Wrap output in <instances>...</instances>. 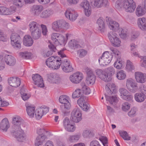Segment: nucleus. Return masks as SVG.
<instances>
[{
	"label": "nucleus",
	"instance_id": "obj_60",
	"mask_svg": "<svg viewBox=\"0 0 146 146\" xmlns=\"http://www.w3.org/2000/svg\"><path fill=\"white\" fill-rule=\"evenodd\" d=\"M137 111V109L135 108H132L129 112L128 113L129 116L132 117L135 115L136 112Z\"/></svg>",
	"mask_w": 146,
	"mask_h": 146
},
{
	"label": "nucleus",
	"instance_id": "obj_53",
	"mask_svg": "<svg viewBox=\"0 0 146 146\" xmlns=\"http://www.w3.org/2000/svg\"><path fill=\"white\" fill-rule=\"evenodd\" d=\"M126 68L128 71H131L134 70L135 67L133 64L129 60H127L126 63Z\"/></svg>",
	"mask_w": 146,
	"mask_h": 146
},
{
	"label": "nucleus",
	"instance_id": "obj_49",
	"mask_svg": "<svg viewBox=\"0 0 146 146\" xmlns=\"http://www.w3.org/2000/svg\"><path fill=\"white\" fill-rule=\"evenodd\" d=\"M19 55L23 58L29 59L32 58V54L30 52L25 51L21 52Z\"/></svg>",
	"mask_w": 146,
	"mask_h": 146
},
{
	"label": "nucleus",
	"instance_id": "obj_31",
	"mask_svg": "<svg viewBox=\"0 0 146 146\" xmlns=\"http://www.w3.org/2000/svg\"><path fill=\"white\" fill-rule=\"evenodd\" d=\"M26 110L28 115L31 117L34 116L35 107L33 105L29 104H26Z\"/></svg>",
	"mask_w": 146,
	"mask_h": 146
},
{
	"label": "nucleus",
	"instance_id": "obj_44",
	"mask_svg": "<svg viewBox=\"0 0 146 146\" xmlns=\"http://www.w3.org/2000/svg\"><path fill=\"white\" fill-rule=\"evenodd\" d=\"M31 33L33 38L35 40H37L39 39L41 35V31L40 29L32 32Z\"/></svg>",
	"mask_w": 146,
	"mask_h": 146
},
{
	"label": "nucleus",
	"instance_id": "obj_38",
	"mask_svg": "<svg viewBox=\"0 0 146 146\" xmlns=\"http://www.w3.org/2000/svg\"><path fill=\"white\" fill-rule=\"evenodd\" d=\"M46 138L45 135H38L36 140L35 144L36 146H39L41 145Z\"/></svg>",
	"mask_w": 146,
	"mask_h": 146
},
{
	"label": "nucleus",
	"instance_id": "obj_35",
	"mask_svg": "<svg viewBox=\"0 0 146 146\" xmlns=\"http://www.w3.org/2000/svg\"><path fill=\"white\" fill-rule=\"evenodd\" d=\"M96 73L101 79L104 81L106 82L107 79L106 78V74L105 73V70L103 71L101 69H98L96 70Z\"/></svg>",
	"mask_w": 146,
	"mask_h": 146
},
{
	"label": "nucleus",
	"instance_id": "obj_43",
	"mask_svg": "<svg viewBox=\"0 0 146 146\" xmlns=\"http://www.w3.org/2000/svg\"><path fill=\"white\" fill-rule=\"evenodd\" d=\"M97 23L98 26V29L101 31H103L105 28V25L103 18H99L97 21Z\"/></svg>",
	"mask_w": 146,
	"mask_h": 146
},
{
	"label": "nucleus",
	"instance_id": "obj_32",
	"mask_svg": "<svg viewBox=\"0 0 146 146\" xmlns=\"http://www.w3.org/2000/svg\"><path fill=\"white\" fill-rule=\"evenodd\" d=\"M80 138L79 135L76 134L72 135H70L68 136L67 140L69 143H75L77 142Z\"/></svg>",
	"mask_w": 146,
	"mask_h": 146
},
{
	"label": "nucleus",
	"instance_id": "obj_64",
	"mask_svg": "<svg viewBox=\"0 0 146 146\" xmlns=\"http://www.w3.org/2000/svg\"><path fill=\"white\" fill-rule=\"evenodd\" d=\"M141 60V66L146 68V56H143Z\"/></svg>",
	"mask_w": 146,
	"mask_h": 146
},
{
	"label": "nucleus",
	"instance_id": "obj_9",
	"mask_svg": "<svg viewBox=\"0 0 146 146\" xmlns=\"http://www.w3.org/2000/svg\"><path fill=\"white\" fill-rule=\"evenodd\" d=\"M137 84L135 80L132 78L127 79L126 82V86L127 89L130 92L135 93L138 90Z\"/></svg>",
	"mask_w": 146,
	"mask_h": 146
},
{
	"label": "nucleus",
	"instance_id": "obj_28",
	"mask_svg": "<svg viewBox=\"0 0 146 146\" xmlns=\"http://www.w3.org/2000/svg\"><path fill=\"white\" fill-rule=\"evenodd\" d=\"M5 60L7 64L11 66L14 65L16 62L15 58L11 55H5Z\"/></svg>",
	"mask_w": 146,
	"mask_h": 146
},
{
	"label": "nucleus",
	"instance_id": "obj_7",
	"mask_svg": "<svg viewBox=\"0 0 146 146\" xmlns=\"http://www.w3.org/2000/svg\"><path fill=\"white\" fill-rule=\"evenodd\" d=\"M11 42L12 45L16 49H20L21 47V39L20 36L17 33H13L11 36Z\"/></svg>",
	"mask_w": 146,
	"mask_h": 146
},
{
	"label": "nucleus",
	"instance_id": "obj_37",
	"mask_svg": "<svg viewBox=\"0 0 146 146\" xmlns=\"http://www.w3.org/2000/svg\"><path fill=\"white\" fill-rule=\"evenodd\" d=\"M68 45L71 48L74 49L80 47L79 42L75 39L71 40L69 42Z\"/></svg>",
	"mask_w": 146,
	"mask_h": 146
},
{
	"label": "nucleus",
	"instance_id": "obj_30",
	"mask_svg": "<svg viewBox=\"0 0 146 146\" xmlns=\"http://www.w3.org/2000/svg\"><path fill=\"white\" fill-rule=\"evenodd\" d=\"M137 23L140 29L143 31H146V18L144 17L139 18Z\"/></svg>",
	"mask_w": 146,
	"mask_h": 146
},
{
	"label": "nucleus",
	"instance_id": "obj_39",
	"mask_svg": "<svg viewBox=\"0 0 146 146\" xmlns=\"http://www.w3.org/2000/svg\"><path fill=\"white\" fill-rule=\"evenodd\" d=\"M39 25L35 21L31 22L29 25L30 31L31 32L39 29Z\"/></svg>",
	"mask_w": 146,
	"mask_h": 146
},
{
	"label": "nucleus",
	"instance_id": "obj_46",
	"mask_svg": "<svg viewBox=\"0 0 146 146\" xmlns=\"http://www.w3.org/2000/svg\"><path fill=\"white\" fill-rule=\"evenodd\" d=\"M126 73L122 70H120L117 73L116 77L119 80H123L126 78Z\"/></svg>",
	"mask_w": 146,
	"mask_h": 146
},
{
	"label": "nucleus",
	"instance_id": "obj_23",
	"mask_svg": "<svg viewBox=\"0 0 146 146\" xmlns=\"http://www.w3.org/2000/svg\"><path fill=\"white\" fill-rule=\"evenodd\" d=\"M146 8L145 5L140 4L138 5L136 9V15L138 17L142 16L146 13Z\"/></svg>",
	"mask_w": 146,
	"mask_h": 146
},
{
	"label": "nucleus",
	"instance_id": "obj_19",
	"mask_svg": "<svg viewBox=\"0 0 146 146\" xmlns=\"http://www.w3.org/2000/svg\"><path fill=\"white\" fill-rule=\"evenodd\" d=\"M48 80L50 82L58 83L60 82L61 79L59 75L55 73H50L48 75Z\"/></svg>",
	"mask_w": 146,
	"mask_h": 146
},
{
	"label": "nucleus",
	"instance_id": "obj_34",
	"mask_svg": "<svg viewBox=\"0 0 146 146\" xmlns=\"http://www.w3.org/2000/svg\"><path fill=\"white\" fill-rule=\"evenodd\" d=\"M12 120V123L14 125L13 127L14 129L23 122V119L19 116H16L13 118Z\"/></svg>",
	"mask_w": 146,
	"mask_h": 146
},
{
	"label": "nucleus",
	"instance_id": "obj_11",
	"mask_svg": "<svg viewBox=\"0 0 146 146\" xmlns=\"http://www.w3.org/2000/svg\"><path fill=\"white\" fill-rule=\"evenodd\" d=\"M80 7L84 9L85 15L87 16H90L92 13L91 7L89 2L86 0H84L80 4Z\"/></svg>",
	"mask_w": 146,
	"mask_h": 146
},
{
	"label": "nucleus",
	"instance_id": "obj_58",
	"mask_svg": "<svg viewBox=\"0 0 146 146\" xmlns=\"http://www.w3.org/2000/svg\"><path fill=\"white\" fill-rule=\"evenodd\" d=\"M64 128L66 131L70 132H74L76 128L74 126L72 123Z\"/></svg>",
	"mask_w": 146,
	"mask_h": 146
},
{
	"label": "nucleus",
	"instance_id": "obj_12",
	"mask_svg": "<svg viewBox=\"0 0 146 146\" xmlns=\"http://www.w3.org/2000/svg\"><path fill=\"white\" fill-rule=\"evenodd\" d=\"M83 77V75L81 72H77L71 75L69 79L72 83L77 84L80 82Z\"/></svg>",
	"mask_w": 146,
	"mask_h": 146
},
{
	"label": "nucleus",
	"instance_id": "obj_10",
	"mask_svg": "<svg viewBox=\"0 0 146 146\" xmlns=\"http://www.w3.org/2000/svg\"><path fill=\"white\" fill-rule=\"evenodd\" d=\"M86 70L87 76L86 78V83L88 84L93 85L95 81V76L92 70L90 68H86Z\"/></svg>",
	"mask_w": 146,
	"mask_h": 146
},
{
	"label": "nucleus",
	"instance_id": "obj_5",
	"mask_svg": "<svg viewBox=\"0 0 146 146\" xmlns=\"http://www.w3.org/2000/svg\"><path fill=\"white\" fill-rule=\"evenodd\" d=\"M112 58L113 56L109 52H105L102 56L99 58V63L101 65L104 66H106L111 62Z\"/></svg>",
	"mask_w": 146,
	"mask_h": 146
},
{
	"label": "nucleus",
	"instance_id": "obj_21",
	"mask_svg": "<svg viewBox=\"0 0 146 146\" xmlns=\"http://www.w3.org/2000/svg\"><path fill=\"white\" fill-rule=\"evenodd\" d=\"M9 85L14 87H17L20 85L21 80L19 78L16 77H11L8 79Z\"/></svg>",
	"mask_w": 146,
	"mask_h": 146
},
{
	"label": "nucleus",
	"instance_id": "obj_33",
	"mask_svg": "<svg viewBox=\"0 0 146 146\" xmlns=\"http://www.w3.org/2000/svg\"><path fill=\"white\" fill-rule=\"evenodd\" d=\"M33 41L31 36L27 35L25 36L23 39V44L26 46H29L32 45Z\"/></svg>",
	"mask_w": 146,
	"mask_h": 146
},
{
	"label": "nucleus",
	"instance_id": "obj_41",
	"mask_svg": "<svg viewBox=\"0 0 146 146\" xmlns=\"http://www.w3.org/2000/svg\"><path fill=\"white\" fill-rule=\"evenodd\" d=\"M48 47L51 51H48L47 53H44L43 56L44 57H48L51 55L52 54V52H55L56 50L55 46L52 44H50L48 45Z\"/></svg>",
	"mask_w": 146,
	"mask_h": 146
},
{
	"label": "nucleus",
	"instance_id": "obj_13",
	"mask_svg": "<svg viewBox=\"0 0 146 146\" xmlns=\"http://www.w3.org/2000/svg\"><path fill=\"white\" fill-rule=\"evenodd\" d=\"M49 108L46 106H42L36 110L35 116L38 119H40L44 114L48 112Z\"/></svg>",
	"mask_w": 146,
	"mask_h": 146
},
{
	"label": "nucleus",
	"instance_id": "obj_52",
	"mask_svg": "<svg viewBox=\"0 0 146 146\" xmlns=\"http://www.w3.org/2000/svg\"><path fill=\"white\" fill-rule=\"evenodd\" d=\"M115 32L113 31H111L109 32L108 34V36L110 42L117 36Z\"/></svg>",
	"mask_w": 146,
	"mask_h": 146
},
{
	"label": "nucleus",
	"instance_id": "obj_63",
	"mask_svg": "<svg viewBox=\"0 0 146 146\" xmlns=\"http://www.w3.org/2000/svg\"><path fill=\"white\" fill-rule=\"evenodd\" d=\"M41 27L42 28V34L44 36L46 35L48 32L46 26L44 25L41 24Z\"/></svg>",
	"mask_w": 146,
	"mask_h": 146
},
{
	"label": "nucleus",
	"instance_id": "obj_57",
	"mask_svg": "<svg viewBox=\"0 0 146 146\" xmlns=\"http://www.w3.org/2000/svg\"><path fill=\"white\" fill-rule=\"evenodd\" d=\"M13 3L14 5L19 7H22L24 4L23 0H13Z\"/></svg>",
	"mask_w": 146,
	"mask_h": 146
},
{
	"label": "nucleus",
	"instance_id": "obj_20",
	"mask_svg": "<svg viewBox=\"0 0 146 146\" xmlns=\"http://www.w3.org/2000/svg\"><path fill=\"white\" fill-rule=\"evenodd\" d=\"M135 77L137 81L143 83L146 81V74L141 72H136L135 73Z\"/></svg>",
	"mask_w": 146,
	"mask_h": 146
},
{
	"label": "nucleus",
	"instance_id": "obj_8",
	"mask_svg": "<svg viewBox=\"0 0 146 146\" xmlns=\"http://www.w3.org/2000/svg\"><path fill=\"white\" fill-rule=\"evenodd\" d=\"M70 119L76 123L80 121L82 119L81 110L77 108H74L71 112Z\"/></svg>",
	"mask_w": 146,
	"mask_h": 146
},
{
	"label": "nucleus",
	"instance_id": "obj_4",
	"mask_svg": "<svg viewBox=\"0 0 146 146\" xmlns=\"http://www.w3.org/2000/svg\"><path fill=\"white\" fill-rule=\"evenodd\" d=\"M68 23L64 20H58L52 24V28L54 31L57 32H63L64 30L68 28Z\"/></svg>",
	"mask_w": 146,
	"mask_h": 146
},
{
	"label": "nucleus",
	"instance_id": "obj_48",
	"mask_svg": "<svg viewBox=\"0 0 146 146\" xmlns=\"http://www.w3.org/2000/svg\"><path fill=\"white\" fill-rule=\"evenodd\" d=\"M21 98L24 101L28 100L31 97V94L27 93L23 89L21 90Z\"/></svg>",
	"mask_w": 146,
	"mask_h": 146
},
{
	"label": "nucleus",
	"instance_id": "obj_45",
	"mask_svg": "<svg viewBox=\"0 0 146 146\" xmlns=\"http://www.w3.org/2000/svg\"><path fill=\"white\" fill-rule=\"evenodd\" d=\"M61 57V58H59L58 59L56 58L55 63H54L52 68L53 70L58 69L60 68V66H61L62 62L61 60H63V57Z\"/></svg>",
	"mask_w": 146,
	"mask_h": 146
},
{
	"label": "nucleus",
	"instance_id": "obj_61",
	"mask_svg": "<svg viewBox=\"0 0 146 146\" xmlns=\"http://www.w3.org/2000/svg\"><path fill=\"white\" fill-rule=\"evenodd\" d=\"M72 123L70 121L68 117H65L63 121V125L64 128Z\"/></svg>",
	"mask_w": 146,
	"mask_h": 146
},
{
	"label": "nucleus",
	"instance_id": "obj_15",
	"mask_svg": "<svg viewBox=\"0 0 146 146\" xmlns=\"http://www.w3.org/2000/svg\"><path fill=\"white\" fill-rule=\"evenodd\" d=\"M32 79L34 84L37 85L38 87L43 88L44 87V84L42 77L38 74H33Z\"/></svg>",
	"mask_w": 146,
	"mask_h": 146
},
{
	"label": "nucleus",
	"instance_id": "obj_16",
	"mask_svg": "<svg viewBox=\"0 0 146 146\" xmlns=\"http://www.w3.org/2000/svg\"><path fill=\"white\" fill-rule=\"evenodd\" d=\"M106 20L109 28L115 31H117L119 29V24L115 21H113L111 18L106 17Z\"/></svg>",
	"mask_w": 146,
	"mask_h": 146
},
{
	"label": "nucleus",
	"instance_id": "obj_3",
	"mask_svg": "<svg viewBox=\"0 0 146 146\" xmlns=\"http://www.w3.org/2000/svg\"><path fill=\"white\" fill-rule=\"evenodd\" d=\"M25 127L26 123L23 120V122L13 130V135L19 141H23L26 139V135L22 130L25 128Z\"/></svg>",
	"mask_w": 146,
	"mask_h": 146
},
{
	"label": "nucleus",
	"instance_id": "obj_24",
	"mask_svg": "<svg viewBox=\"0 0 146 146\" xmlns=\"http://www.w3.org/2000/svg\"><path fill=\"white\" fill-rule=\"evenodd\" d=\"M105 71L106 74L107 79L106 82L110 81L112 79V76L115 74V70L114 68L113 67H110L106 68Z\"/></svg>",
	"mask_w": 146,
	"mask_h": 146
},
{
	"label": "nucleus",
	"instance_id": "obj_50",
	"mask_svg": "<svg viewBox=\"0 0 146 146\" xmlns=\"http://www.w3.org/2000/svg\"><path fill=\"white\" fill-rule=\"evenodd\" d=\"M81 85L82 87V89L84 94L86 95H88L90 93L91 90L90 88L87 86L85 83H82L81 84Z\"/></svg>",
	"mask_w": 146,
	"mask_h": 146
},
{
	"label": "nucleus",
	"instance_id": "obj_36",
	"mask_svg": "<svg viewBox=\"0 0 146 146\" xmlns=\"http://www.w3.org/2000/svg\"><path fill=\"white\" fill-rule=\"evenodd\" d=\"M32 10L36 15H38L43 10V7L40 5H34L32 7Z\"/></svg>",
	"mask_w": 146,
	"mask_h": 146
},
{
	"label": "nucleus",
	"instance_id": "obj_55",
	"mask_svg": "<svg viewBox=\"0 0 146 146\" xmlns=\"http://www.w3.org/2000/svg\"><path fill=\"white\" fill-rule=\"evenodd\" d=\"M82 95L81 90L80 89H77L73 93L72 96L73 98H75L82 97Z\"/></svg>",
	"mask_w": 146,
	"mask_h": 146
},
{
	"label": "nucleus",
	"instance_id": "obj_47",
	"mask_svg": "<svg viewBox=\"0 0 146 146\" xmlns=\"http://www.w3.org/2000/svg\"><path fill=\"white\" fill-rule=\"evenodd\" d=\"M53 14L52 11L47 9L43 11L40 15V17L43 18H46L49 17Z\"/></svg>",
	"mask_w": 146,
	"mask_h": 146
},
{
	"label": "nucleus",
	"instance_id": "obj_26",
	"mask_svg": "<svg viewBox=\"0 0 146 146\" xmlns=\"http://www.w3.org/2000/svg\"><path fill=\"white\" fill-rule=\"evenodd\" d=\"M69 36V34H66V38H65L62 35L59 34V36L57 37L56 41H55L54 44L56 45L65 44Z\"/></svg>",
	"mask_w": 146,
	"mask_h": 146
},
{
	"label": "nucleus",
	"instance_id": "obj_40",
	"mask_svg": "<svg viewBox=\"0 0 146 146\" xmlns=\"http://www.w3.org/2000/svg\"><path fill=\"white\" fill-rule=\"evenodd\" d=\"M105 95L106 101L109 102L110 104H113V103H117L118 102L119 98L116 96H112L111 97L106 94Z\"/></svg>",
	"mask_w": 146,
	"mask_h": 146
},
{
	"label": "nucleus",
	"instance_id": "obj_1",
	"mask_svg": "<svg viewBox=\"0 0 146 146\" xmlns=\"http://www.w3.org/2000/svg\"><path fill=\"white\" fill-rule=\"evenodd\" d=\"M115 7L117 9L123 7L125 11L132 13L135 11L136 5L133 0H118L115 3Z\"/></svg>",
	"mask_w": 146,
	"mask_h": 146
},
{
	"label": "nucleus",
	"instance_id": "obj_27",
	"mask_svg": "<svg viewBox=\"0 0 146 146\" xmlns=\"http://www.w3.org/2000/svg\"><path fill=\"white\" fill-rule=\"evenodd\" d=\"M10 127V125L8 119L5 118L3 119L0 123V129L6 132Z\"/></svg>",
	"mask_w": 146,
	"mask_h": 146
},
{
	"label": "nucleus",
	"instance_id": "obj_18",
	"mask_svg": "<svg viewBox=\"0 0 146 146\" xmlns=\"http://www.w3.org/2000/svg\"><path fill=\"white\" fill-rule=\"evenodd\" d=\"M78 104L84 111H87L89 109L86 102V99L85 97H81L77 100Z\"/></svg>",
	"mask_w": 146,
	"mask_h": 146
},
{
	"label": "nucleus",
	"instance_id": "obj_51",
	"mask_svg": "<svg viewBox=\"0 0 146 146\" xmlns=\"http://www.w3.org/2000/svg\"><path fill=\"white\" fill-rule=\"evenodd\" d=\"M119 133L123 138L125 140H130L131 137L129 136L127 132L124 131H119Z\"/></svg>",
	"mask_w": 146,
	"mask_h": 146
},
{
	"label": "nucleus",
	"instance_id": "obj_29",
	"mask_svg": "<svg viewBox=\"0 0 146 146\" xmlns=\"http://www.w3.org/2000/svg\"><path fill=\"white\" fill-rule=\"evenodd\" d=\"M134 98L136 102L141 103L144 102L146 98L145 95L142 92H137L134 95Z\"/></svg>",
	"mask_w": 146,
	"mask_h": 146
},
{
	"label": "nucleus",
	"instance_id": "obj_54",
	"mask_svg": "<svg viewBox=\"0 0 146 146\" xmlns=\"http://www.w3.org/2000/svg\"><path fill=\"white\" fill-rule=\"evenodd\" d=\"M111 42L115 47H119L121 46V41L117 36L111 41Z\"/></svg>",
	"mask_w": 146,
	"mask_h": 146
},
{
	"label": "nucleus",
	"instance_id": "obj_6",
	"mask_svg": "<svg viewBox=\"0 0 146 146\" xmlns=\"http://www.w3.org/2000/svg\"><path fill=\"white\" fill-rule=\"evenodd\" d=\"M68 97L65 95L60 96L59 99V101L60 103L64 104V105L60 106L61 110L64 114H65L70 107V103L68 101Z\"/></svg>",
	"mask_w": 146,
	"mask_h": 146
},
{
	"label": "nucleus",
	"instance_id": "obj_2",
	"mask_svg": "<svg viewBox=\"0 0 146 146\" xmlns=\"http://www.w3.org/2000/svg\"><path fill=\"white\" fill-rule=\"evenodd\" d=\"M58 54L60 56L63 57V60H61L62 61L61 66L62 70L65 73H69L73 71L74 69L72 64L64 53L63 51L60 50L58 52Z\"/></svg>",
	"mask_w": 146,
	"mask_h": 146
},
{
	"label": "nucleus",
	"instance_id": "obj_62",
	"mask_svg": "<svg viewBox=\"0 0 146 146\" xmlns=\"http://www.w3.org/2000/svg\"><path fill=\"white\" fill-rule=\"evenodd\" d=\"M114 66L117 69H121L122 66V62L118 60H117L114 63Z\"/></svg>",
	"mask_w": 146,
	"mask_h": 146
},
{
	"label": "nucleus",
	"instance_id": "obj_22",
	"mask_svg": "<svg viewBox=\"0 0 146 146\" xmlns=\"http://www.w3.org/2000/svg\"><path fill=\"white\" fill-rule=\"evenodd\" d=\"M105 88L107 93L108 94H115L116 92V86L113 83H108L106 85Z\"/></svg>",
	"mask_w": 146,
	"mask_h": 146
},
{
	"label": "nucleus",
	"instance_id": "obj_42",
	"mask_svg": "<svg viewBox=\"0 0 146 146\" xmlns=\"http://www.w3.org/2000/svg\"><path fill=\"white\" fill-rule=\"evenodd\" d=\"M56 58L52 56L48 58L46 60V64L47 66L49 68H52L54 63H55Z\"/></svg>",
	"mask_w": 146,
	"mask_h": 146
},
{
	"label": "nucleus",
	"instance_id": "obj_14",
	"mask_svg": "<svg viewBox=\"0 0 146 146\" xmlns=\"http://www.w3.org/2000/svg\"><path fill=\"white\" fill-rule=\"evenodd\" d=\"M119 91L120 97L123 99L130 102L133 101V96L127 90L122 88L119 89Z\"/></svg>",
	"mask_w": 146,
	"mask_h": 146
},
{
	"label": "nucleus",
	"instance_id": "obj_25",
	"mask_svg": "<svg viewBox=\"0 0 146 146\" xmlns=\"http://www.w3.org/2000/svg\"><path fill=\"white\" fill-rule=\"evenodd\" d=\"M93 4L94 7L98 8L106 7L108 5V0H93Z\"/></svg>",
	"mask_w": 146,
	"mask_h": 146
},
{
	"label": "nucleus",
	"instance_id": "obj_17",
	"mask_svg": "<svg viewBox=\"0 0 146 146\" xmlns=\"http://www.w3.org/2000/svg\"><path fill=\"white\" fill-rule=\"evenodd\" d=\"M65 15L66 18L73 21H75L78 17L77 13L73 9H68L66 11Z\"/></svg>",
	"mask_w": 146,
	"mask_h": 146
},
{
	"label": "nucleus",
	"instance_id": "obj_59",
	"mask_svg": "<svg viewBox=\"0 0 146 146\" xmlns=\"http://www.w3.org/2000/svg\"><path fill=\"white\" fill-rule=\"evenodd\" d=\"M122 110L124 111H126L130 109V105L127 102H125L122 104Z\"/></svg>",
	"mask_w": 146,
	"mask_h": 146
},
{
	"label": "nucleus",
	"instance_id": "obj_56",
	"mask_svg": "<svg viewBox=\"0 0 146 146\" xmlns=\"http://www.w3.org/2000/svg\"><path fill=\"white\" fill-rule=\"evenodd\" d=\"M87 53V51L83 49H80L77 51V54L80 58H82L84 57Z\"/></svg>",
	"mask_w": 146,
	"mask_h": 146
}]
</instances>
